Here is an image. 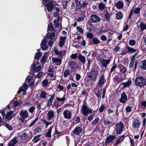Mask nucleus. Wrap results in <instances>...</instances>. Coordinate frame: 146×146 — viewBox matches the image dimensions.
<instances>
[{"instance_id": "47", "label": "nucleus", "mask_w": 146, "mask_h": 146, "mask_svg": "<svg viewBox=\"0 0 146 146\" xmlns=\"http://www.w3.org/2000/svg\"><path fill=\"white\" fill-rule=\"evenodd\" d=\"M42 55V53L40 52H38L36 54L35 58L38 60L40 59Z\"/></svg>"}, {"instance_id": "48", "label": "nucleus", "mask_w": 146, "mask_h": 146, "mask_svg": "<svg viewBox=\"0 0 146 146\" xmlns=\"http://www.w3.org/2000/svg\"><path fill=\"white\" fill-rule=\"evenodd\" d=\"M100 120L99 117L96 118L92 121V124L93 126H95L97 123Z\"/></svg>"}, {"instance_id": "37", "label": "nucleus", "mask_w": 146, "mask_h": 146, "mask_svg": "<svg viewBox=\"0 0 146 146\" xmlns=\"http://www.w3.org/2000/svg\"><path fill=\"white\" fill-rule=\"evenodd\" d=\"M72 86L71 84H69L67 86V88L68 90H69L70 89H71V92L72 94H74L76 90V89L75 88H71Z\"/></svg>"}, {"instance_id": "46", "label": "nucleus", "mask_w": 146, "mask_h": 146, "mask_svg": "<svg viewBox=\"0 0 146 146\" xmlns=\"http://www.w3.org/2000/svg\"><path fill=\"white\" fill-rule=\"evenodd\" d=\"M52 128L51 127H50L48 130V131L46 133V137L50 138L51 136V133L52 131Z\"/></svg>"}, {"instance_id": "51", "label": "nucleus", "mask_w": 146, "mask_h": 146, "mask_svg": "<svg viewBox=\"0 0 146 146\" xmlns=\"http://www.w3.org/2000/svg\"><path fill=\"white\" fill-rule=\"evenodd\" d=\"M135 60L131 59L129 63V68H131L133 66Z\"/></svg>"}, {"instance_id": "54", "label": "nucleus", "mask_w": 146, "mask_h": 146, "mask_svg": "<svg viewBox=\"0 0 146 146\" xmlns=\"http://www.w3.org/2000/svg\"><path fill=\"white\" fill-rule=\"evenodd\" d=\"M47 58V57H45L44 56H43L42 58L41 59V62L42 63V64H44L46 62Z\"/></svg>"}, {"instance_id": "59", "label": "nucleus", "mask_w": 146, "mask_h": 146, "mask_svg": "<svg viewBox=\"0 0 146 146\" xmlns=\"http://www.w3.org/2000/svg\"><path fill=\"white\" fill-rule=\"evenodd\" d=\"M105 107L104 105H102L100 108L99 111L101 113L104 110Z\"/></svg>"}, {"instance_id": "28", "label": "nucleus", "mask_w": 146, "mask_h": 146, "mask_svg": "<svg viewBox=\"0 0 146 146\" xmlns=\"http://www.w3.org/2000/svg\"><path fill=\"white\" fill-rule=\"evenodd\" d=\"M55 96L54 94L52 95L49 99L48 100V103L47 106L48 107L50 106L52 104V103L54 99V97Z\"/></svg>"}, {"instance_id": "17", "label": "nucleus", "mask_w": 146, "mask_h": 146, "mask_svg": "<svg viewBox=\"0 0 146 146\" xmlns=\"http://www.w3.org/2000/svg\"><path fill=\"white\" fill-rule=\"evenodd\" d=\"M100 42L99 40L96 37L94 38L92 40L89 41V44L97 45Z\"/></svg>"}, {"instance_id": "29", "label": "nucleus", "mask_w": 146, "mask_h": 146, "mask_svg": "<svg viewBox=\"0 0 146 146\" xmlns=\"http://www.w3.org/2000/svg\"><path fill=\"white\" fill-rule=\"evenodd\" d=\"M124 4L123 3V2L122 1H120L118 2L115 5L117 7V8L118 9H121L123 7Z\"/></svg>"}, {"instance_id": "14", "label": "nucleus", "mask_w": 146, "mask_h": 146, "mask_svg": "<svg viewBox=\"0 0 146 146\" xmlns=\"http://www.w3.org/2000/svg\"><path fill=\"white\" fill-rule=\"evenodd\" d=\"M140 125L141 123L139 120L137 119H136L133 121L132 125L133 127L138 129L140 127Z\"/></svg>"}, {"instance_id": "45", "label": "nucleus", "mask_w": 146, "mask_h": 146, "mask_svg": "<svg viewBox=\"0 0 146 146\" xmlns=\"http://www.w3.org/2000/svg\"><path fill=\"white\" fill-rule=\"evenodd\" d=\"M111 14L108 12H107L105 15V18L107 21H109L110 17Z\"/></svg>"}, {"instance_id": "22", "label": "nucleus", "mask_w": 146, "mask_h": 146, "mask_svg": "<svg viewBox=\"0 0 146 146\" xmlns=\"http://www.w3.org/2000/svg\"><path fill=\"white\" fill-rule=\"evenodd\" d=\"M110 61V60L102 59L100 60V62L102 64V66L104 67H106L107 65Z\"/></svg>"}, {"instance_id": "63", "label": "nucleus", "mask_w": 146, "mask_h": 146, "mask_svg": "<svg viewBox=\"0 0 146 146\" xmlns=\"http://www.w3.org/2000/svg\"><path fill=\"white\" fill-rule=\"evenodd\" d=\"M41 47L42 49L44 50H47L48 48V46L47 45L45 44H43L42 46Z\"/></svg>"}, {"instance_id": "18", "label": "nucleus", "mask_w": 146, "mask_h": 146, "mask_svg": "<svg viewBox=\"0 0 146 146\" xmlns=\"http://www.w3.org/2000/svg\"><path fill=\"white\" fill-rule=\"evenodd\" d=\"M140 68L143 70H146V60H142L139 62Z\"/></svg>"}, {"instance_id": "61", "label": "nucleus", "mask_w": 146, "mask_h": 146, "mask_svg": "<svg viewBox=\"0 0 146 146\" xmlns=\"http://www.w3.org/2000/svg\"><path fill=\"white\" fill-rule=\"evenodd\" d=\"M70 57L71 58L73 59H75L77 58L78 57L77 53H75L74 54H72L71 55Z\"/></svg>"}, {"instance_id": "15", "label": "nucleus", "mask_w": 146, "mask_h": 146, "mask_svg": "<svg viewBox=\"0 0 146 146\" xmlns=\"http://www.w3.org/2000/svg\"><path fill=\"white\" fill-rule=\"evenodd\" d=\"M54 116V112L52 110L48 111L47 116V120L48 121H50L53 119Z\"/></svg>"}, {"instance_id": "27", "label": "nucleus", "mask_w": 146, "mask_h": 146, "mask_svg": "<svg viewBox=\"0 0 146 146\" xmlns=\"http://www.w3.org/2000/svg\"><path fill=\"white\" fill-rule=\"evenodd\" d=\"M14 114L13 113V111H9L6 115L5 118L6 119H8L9 120L11 119Z\"/></svg>"}, {"instance_id": "2", "label": "nucleus", "mask_w": 146, "mask_h": 146, "mask_svg": "<svg viewBox=\"0 0 146 146\" xmlns=\"http://www.w3.org/2000/svg\"><path fill=\"white\" fill-rule=\"evenodd\" d=\"M135 84L138 87L145 86L146 85V78L141 76H138L135 80Z\"/></svg>"}, {"instance_id": "24", "label": "nucleus", "mask_w": 146, "mask_h": 146, "mask_svg": "<svg viewBox=\"0 0 146 146\" xmlns=\"http://www.w3.org/2000/svg\"><path fill=\"white\" fill-rule=\"evenodd\" d=\"M52 60L53 63H56L57 65H60L61 64L62 61L61 59L56 57L52 58Z\"/></svg>"}, {"instance_id": "35", "label": "nucleus", "mask_w": 146, "mask_h": 146, "mask_svg": "<svg viewBox=\"0 0 146 146\" xmlns=\"http://www.w3.org/2000/svg\"><path fill=\"white\" fill-rule=\"evenodd\" d=\"M78 58L81 62L84 64L85 63L86 58L81 54H79L78 56Z\"/></svg>"}, {"instance_id": "25", "label": "nucleus", "mask_w": 146, "mask_h": 146, "mask_svg": "<svg viewBox=\"0 0 146 146\" xmlns=\"http://www.w3.org/2000/svg\"><path fill=\"white\" fill-rule=\"evenodd\" d=\"M66 39V37L65 36L60 37L59 44L60 47H62L63 46L65 43Z\"/></svg>"}, {"instance_id": "40", "label": "nucleus", "mask_w": 146, "mask_h": 146, "mask_svg": "<svg viewBox=\"0 0 146 146\" xmlns=\"http://www.w3.org/2000/svg\"><path fill=\"white\" fill-rule=\"evenodd\" d=\"M48 86V80L47 79H45L43 80L42 82V86L44 87H45Z\"/></svg>"}, {"instance_id": "8", "label": "nucleus", "mask_w": 146, "mask_h": 146, "mask_svg": "<svg viewBox=\"0 0 146 146\" xmlns=\"http://www.w3.org/2000/svg\"><path fill=\"white\" fill-rule=\"evenodd\" d=\"M31 132L28 130L26 131H23V132L20 135L21 139L25 140L26 143L27 142L29 141L28 138L29 137V133Z\"/></svg>"}, {"instance_id": "13", "label": "nucleus", "mask_w": 146, "mask_h": 146, "mask_svg": "<svg viewBox=\"0 0 146 146\" xmlns=\"http://www.w3.org/2000/svg\"><path fill=\"white\" fill-rule=\"evenodd\" d=\"M82 131V128L80 127H77L72 131V133L75 135H79L81 133Z\"/></svg>"}, {"instance_id": "53", "label": "nucleus", "mask_w": 146, "mask_h": 146, "mask_svg": "<svg viewBox=\"0 0 146 146\" xmlns=\"http://www.w3.org/2000/svg\"><path fill=\"white\" fill-rule=\"evenodd\" d=\"M87 38L92 40L93 38V35L91 33H88L87 34Z\"/></svg>"}, {"instance_id": "33", "label": "nucleus", "mask_w": 146, "mask_h": 146, "mask_svg": "<svg viewBox=\"0 0 146 146\" xmlns=\"http://www.w3.org/2000/svg\"><path fill=\"white\" fill-rule=\"evenodd\" d=\"M118 67L120 69V71L121 73L125 74L127 72V69L125 67L121 64H119Z\"/></svg>"}, {"instance_id": "16", "label": "nucleus", "mask_w": 146, "mask_h": 146, "mask_svg": "<svg viewBox=\"0 0 146 146\" xmlns=\"http://www.w3.org/2000/svg\"><path fill=\"white\" fill-rule=\"evenodd\" d=\"M54 52L55 54L58 56L59 58L60 57L61 58H62V56L65 54L66 52L65 50L59 51L56 49H54Z\"/></svg>"}, {"instance_id": "64", "label": "nucleus", "mask_w": 146, "mask_h": 146, "mask_svg": "<svg viewBox=\"0 0 146 146\" xmlns=\"http://www.w3.org/2000/svg\"><path fill=\"white\" fill-rule=\"evenodd\" d=\"M57 88L59 89L60 91L63 90L64 89V87L63 86H62L59 84L57 86Z\"/></svg>"}, {"instance_id": "26", "label": "nucleus", "mask_w": 146, "mask_h": 146, "mask_svg": "<svg viewBox=\"0 0 146 146\" xmlns=\"http://www.w3.org/2000/svg\"><path fill=\"white\" fill-rule=\"evenodd\" d=\"M126 48L127 50V52L129 54L133 53L136 52L137 50L133 48L127 46H126Z\"/></svg>"}, {"instance_id": "44", "label": "nucleus", "mask_w": 146, "mask_h": 146, "mask_svg": "<svg viewBox=\"0 0 146 146\" xmlns=\"http://www.w3.org/2000/svg\"><path fill=\"white\" fill-rule=\"evenodd\" d=\"M70 71L69 69L65 70L64 72V76L65 78L67 77L70 74Z\"/></svg>"}, {"instance_id": "62", "label": "nucleus", "mask_w": 146, "mask_h": 146, "mask_svg": "<svg viewBox=\"0 0 146 146\" xmlns=\"http://www.w3.org/2000/svg\"><path fill=\"white\" fill-rule=\"evenodd\" d=\"M53 105L56 108H57L59 107V106L61 105H60V104L58 103V101H56V100H55L54 102Z\"/></svg>"}, {"instance_id": "19", "label": "nucleus", "mask_w": 146, "mask_h": 146, "mask_svg": "<svg viewBox=\"0 0 146 146\" xmlns=\"http://www.w3.org/2000/svg\"><path fill=\"white\" fill-rule=\"evenodd\" d=\"M127 100V96L126 95L125 92H124L121 94V97L119 99V101L122 103H125Z\"/></svg>"}, {"instance_id": "11", "label": "nucleus", "mask_w": 146, "mask_h": 146, "mask_svg": "<svg viewBox=\"0 0 146 146\" xmlns=\"http://www.w3.org/2000/svg\"><path fill=\"white\" fill-rule=\"evenodd\" d=\"M20 116L22 117L20 119L22 121H24V119H26L29 117L28 112L26 110H21L20 113Z\"/></svg>"}, {"instance_id": "30", "label": "nucleus", "mask_w": 146, "mask_h": 146, "mask_svg": "<svg viewBox=\"0 0 146 146\" xmlns=\"http://www.w3.org/2000/svg\"><path fill=\"white\" fill-rule=\"evenodd\" d=\"M55 36V34L54 33H48L46 36V38L48 39H50L51 40H53Z\"/></svg>"}, {"instance_id": "20", "label": "nucleus", "mask_w": 146, "mask_h": 146, "mask_svg": "<svg viewBox=\"0 0 146 146\" xmlns=\"http://www.w3.org/2000/svg\"><path fill=\"white\" fill-rule=\"evenodd\" d=\"M68 66L72 70L77 68L78 67L76 66V65L75 62L73 61H70L68 63Z\"/></svg>"}, {"instance_id": "55", "label": "nucleus", "mask_w": 146, "mask_h": 146, "mask_svg": "<svg viewBox=\"0 0 146 146\" xmlns=\"http://www.w3.org/2000/svg\"><path fill=\"white\" fill-rule=\"evenodd\" d=\"M43 121L44 122V123L45 124L46 127L49 124H51V123L53 122V121H51L50 122H47L46 120L44 119Z\"/></svg>"}, {"instance_id": "23", "label": "nucleus", "mask_w": 146, "mask_h": 146, "mask_svg": "<svg viewBox=\"0 0 146 146\" xmlns=\"http://www.w3.org/2000/svg\"><path fill=\"white\" fill-rule=\"evenodd\" d=\"M36 63H33L32 66V68L34 72H37L40 70L41 67L40 66L36 67Z\"/></svg>"}, {"instance_id": "31", "label": "nucleus", "mask_w": 146, "mask_h": 146, "mask_svg": "<svg viewBox=\"0 0 146 146\" xmlns=\"http://www.w3.org/2000/svg\"><path fill=\"white\" fill-rule=\"evenodd\" d=\"M131 84V80H128L127 82H123L121 83V85L123 87L122 88H125L129 86Z\"/></svg>"}, {"instance_id": "7", "label": "nucleus", "mask_w": 146, "mask_h": 146, "mask_svg": "<svg viewBox=\"0 0 146 146\" xmlns=\"http://www.w3.org/2000/svg\"><path fill=\"white\" fill-rule=\"evenodd\" d=\"M92 112V110L89 108L88 106L82 107L81 109V113L85 116H87L89 113H91Z\"/></svg>"}, {"instance_id": "10", "label": "nucleus", "mask_w": 146, "mask_h": 146, "mask_svg": "<svg viewBox=\"0 0 146 146\" xmlns=\"http://www.w3.org/2000/svg\"><path fill=\"white\" fill-rule=\"evenodd\" d=\"M63 115L64 118L70 119L71 118L72 113L70 110L66 109L64 111Z\"/></svg>"}, {"instance_id": "1", "label": "nucleus", "mask_w": 146, "mask_h": 146, "mask_svg": "<svg viewBox=\"0 0 146 146\" xmlns=\"http://www.w3.org/2000/svg\"><path fill=\"white\" fill-rule=\"evenodd\" d=\"M99 74V68L93 67L91 70L89 74L87 76V78L90 80L95 81Z\"/></svg>"}, {"instance_id": "5", "label": "nucleus", "mask_w": 146, "mask_h": 146, "mask_svg": "<svg viewBox=\"0 0 146 146\" xmlns=\"http://www.w3.org/2000/svg\"><path fill=\"white\" fill-rule=\"evenodd\" d=\"M115 126V129L116 132V134H120L123 131V128L124 127L123 122L121 121L119 123L116 124Z\"/></svg>"}, {"instance_id": "50", "label": "nucleus", "mask_w": 146, "mask_h": 146, "mask_svg": "<svg viewBox=\"0 0 146 146\" xmlns=\"http://www.w3.org/2000/svg\"><path fill=\"white\" fill-rule=\"evenodd\" d=\"M105 6L102 3H100L98 5V8L101 11L104 9Z\"/></svg>"}, {"instance_id": "36", "label": "nucleus", "mask_w": 146, "mask_h": 146, "mask_svg": "<svg viewBox=\"0 0 146 146\" xmlns=\"http://www.w3.org/2000/svg\"><path fill=\"white\" fill-rule=\"evenodd\" d=\"M123 15L121 12H118L116 14V18L117 19L120 20L123 17Z\"/></svg>"}, {"instance_id": "52", "label": "nucleus", "mask_w": 146, "mask_h": 146, "mask_svg": "<svg viewBox=\"0 0 146 146\" xmlns=\"http://www.w3.org/2000/svg\"><path fill=\"white\" fill-rule=\"evenodd\" d=\"M135 43L136 41L135 40L133 39L130 40L129 42V45L131 46H133Z\"/></svg>"}, {"instance_id": "12", "label": "nucleus", "mask_w": 146, "mask_h": 146, "mask_svg": "<svg viewBox=\"0 0 146 146\" xmlns=\"http://www.w3.org/2000/svg\"><path fill=\"white\" fill-rule=\"evenodd\" d=\"M116 138L114 135H110L106 139L105 142V144L107 145L109 143H110Z\"/></svg>"}, {"instance_id": "34", "label": "nucleus", "mask_w": 146, "mask_h": 146, "mask_svg": "<svg viewBox=\"0 0 146 146\" xmlns=\"http://www.w3.org/2000/svg\"><path fill=\"white\" fill-rule=\"evenodd\" d=\"M141 31H143L146 29V24L144 22H141L139 25Z\"/></svg>"}, {"instance_id": "39", "label": "nucleus", "mask_w": 146, "mask_h": 146, "mask_svg": "<svg viewBox=\"0 0 146 146\" xmlns=\"http://www.w3.org/2000/svg\"><path fill=\"white\" fill-rule=\"evenodd\" d=\"M40 96V98L45 99L47 96V94L45 91H42L41 92Z\"/></svg>"}, {"instance_id": "41", "label": "nucleus", "mask_w": 146, "mask_h": 146, "mask_svg": "<svg viewBox=\"0 0 146 146\" xmlns=\"http://www.w3.org/2000/svg\"><path fill=\"white\" fill-rule=\"evenodd\" d=\"M104 124L106 125V126H111L112 125V123L111 121L109 120H104Z\"/></svg>"}, {"instance_id": "32", "label": "nucleus", "mask_w": 146, "mask_h": 146, "mask_svg": "<svg viewBox=\"0 0 146 146\" xmlns=\"http://www.w3.org/2000/svg\"><path fill=\"white\" fill-rule=\"evenodd\" d=\"M65 96L66 95H64L63 97L62 98H60L59 97L56 98V99L57 101L61 102L60 103V105H62L64 103V101L65 100Z\"/></svg>"}, {"instance_id": "21", "label": "nucleus", "mask_w": 146, "mask_h": 146, "mask_svg": "<svg viewBox=\"0 0 146 146\" xmlns=\"http://www.w3.org/2000/svg\"><path fill=\"white\" fill-rule=\"evenodd\" d=\"M18 141L17 138L15 137L8 143V146H14L18 142Z\"/></svg>"}, {"instance_id": "49", "label": "nucleus", "mask_w": 146, "mask_h": 146, "mask_svg": "<svg viewBox=\"0 0 146 146\" xmlns=\"http://www.w3.org/2000/svg\"><path fill=\"white\" fill-rule=\"evenodd\" d=\"M141 8L140 7H137L135 8L134 10H133V11L135 14H137L140 13L141 10Z\"/></svg>"}, {"instance_id": "4", "label": "nucleus", "mask_w": 146, "mask_h": 146, "mask_svg": "<svg viewBox=\"0 0 146 146\" xmlns=\"http://www.w3.org/2000/svg\"><path fill=\"white\" fill-rule=\"evenodd\" d=\"M42 1L44 5L46 6L47 10L48 11H52L54 7L52 1H49V0H43Z\"/></svg>"}, {"instance_id": "6", "label": "nucleus", "mask_w": 146, "mask_h": 146, "mask_svg": "<svg viewBox=\"0 0 146 146\" xmlns=\"http://www.w3.org/2000/svg\"><path fill=\"white\" fill-rule=\"evenodd\" d=\"M112 76L114 82L117 83H119L124 80V78H122L121 75L116 72H114L112 74Z\"/></svg>"}, {"instance_id": "58", "label": "nucleus", "mask_w": 146, "mask_h": 146, "mask_svg": "<svg viewBox=\"0 0 146 146\" xmlns=\"http://www.w3.org/2000/svg\"><path fill=\"white\" fill-rule=\"evenodd\" d=\"M100 39L102 41H104L107 40V37L105 35H103L101 36Z\"/></svg>"}, {"instance_id": "60", "label": "nucleus", "mask_w": 146, "mask_h": 146, "mask_svg": "<svg viewBox=\"0 0 146 146\" xmlns=\"http://www.w3.org/2000/svg\"><path fill=\"white\" fill-rule=\"evenodd\" d=\"M67 3L68 2L66 1H64L62 2V3L63 5V9H66V8Z\"/></svg>"}, {"instance_id": "56", "label": "nucleus", "mask_w": 146, "mask_h": 146, "mask_svg": "<svg viewBox=\"0 0 146 146\" xmlns=\"http://www.w3.org/2000/svg\"><path fill=\"white\" fill-rule=\"evenodd\" d=\"M48 30L50 31H52L53 30V27L52 23H50L48 25Z\"/></svg>"}, {"instance_id": "42", "label": "nucleus", "mask_w": 146, "mask_h": 146, "mask_svg": "<svg viewBox=\"0 0 146 146\" xmlns=\"http://www.w3.org/2000/svg\"><path fill=\"white\" fill-rule=\"evenodd\" d=\"M40 136V135H38L35 136L33 140V141L34 143H36L38 141L40 140V139L38 138H39Z\"/></svg>"}, {"instance_id": "3", "label": "nucleus", "mask_w": 146, "mask_h": 146, "mask_svg": "<svg viewBox=\"0 0 146 146\" xmlns=\"http://www.w3.org/2000/svg\"><path fill=\"white\" fill-rule=\"evenodd\" d=\"M100 73L101 74L98 78V80L97 85V87L103 86L106 81L104 76L105 71L103 70L102 72L101 71Z\"/></svg>"}, {"instance_id": "43", "label": "nucleus", "mask_w": 146, "mask_h": 146, "mask_svg": "<svg viewBox=\"0 0 146 146\" xmlns=\"http://www.w3.org/2000/svg\"><path fill=\"white\" fill-rule=\"evenodd\" d=\"M47 75L53 78L52 80H54L56 79V77L57 76L56 75V73H47Z\"/></svg>"}, {"instance_id": "57", "label": "nucleus", "mask_w": 146, "mask_h": 146, "mask_svg": "<svg viewBox=\"0 0 146 146\" xmlns=\"http://www.w3.org/2000/svg\"><path fill=\"white\" fill-rule=\"evenodd\" d=\"M53 23L54 24V25L56 27H58L59 26V23L56 19L53 22Z\"/></svg>"}, {"instance_id": "9", "label": "nucleus", "mask_w": 146, "mask_h": 146, "mask_svg": "<svg viewBox=\"0 0 146 146\" xmlns=\"http://www.w3.org/2000/svg\"><path fill=\"white\" fill-rule=\"evenodd\" d=\"M101 20L100 17L95 14H92L90 16V20L93 23L99 22Z\"/></svg>"}, {"instance_id": "38", "label": "nucleus", "mask_w": 146, "mask_h": 146, "mask_svg": "<svg viewBox=\"0 0 146 146\" xmlns=\"http://www.w3.org/2000/svg\"><path fill=\"white\" fill-rule=\"evenodd\" d=\"M75 3L76 4V10H78L82 8V5L79 1H76Z\"/></svg>"}]
</instances>
